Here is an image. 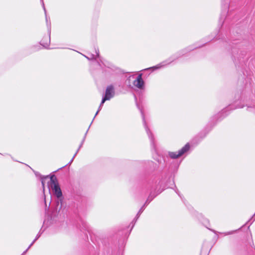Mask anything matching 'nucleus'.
I'll return each mask as SVG.
<instances>
[{"instance_id":"4468645a","label":"nucleus","mask_w":255,"mask_h":255,"mask_svg":"<svg viewBox=\"0 0 255 255\" xmlns=\"http://www.w3.org/2000/svg\"><path fill=\"white\" fill-rule=\"evenodd\" d=\"M236 232V230L235 231H232L228 232L223 233V234L224 235V236H227L229 235H232L235 233Z\"/></svg>"},{"instance_id":"412c9836","label":"nucleus","mask_w":255,"mask_h":255,"mask_svg":"<svg viewBox=\"0 0 255 255\" xmlns=\"http://www.w3.org/2000/svg\"><path fill=\"white\" fill-rule=\"evenodd\" d=\"M244 106H237L236 107H234V108H233L232 109H237V108H243Z\"/></svg>"},{"instance_id":"9d476101","label":"nucleus","mask_w":255,"mask_h":255,"mask_svg":"<svg viewBox=\"0 0 255 255\" xmlns=\"http://www.w3.org/2000/svg\"><path fill=\"white\" fill-rule=\"evenodd\" d=\"M40 236H41L40 234H38L37 235L35 239L33 241V242L31 243V244L29 246L28 248L24 252H23L22 255H24L27 252V251L30 248V247L33 245V244L34 243V242L40 237Z\"/></svg>"},{"instance_id":"39448f33","label":"nucleus","mask_w":255,"mask_h":255,"mask_svg":"<svg viewBox=\"0 0 255 255\" xmlns=\"http://www.w3.org/2000/svg\"><path fill=\"white\" fill-rule=\"evenodd\" d=\"M128 81L133 80V84L134 86L139 89H142L144 85V82L142 78V75L139 74L136 78H134V76H130L128 78Z\"/></svg>"},{"instance_id":"f03ea898","label":"nucleus","mask_w":255,"mask_h":255,"mask_svg":"<svg viewBox=\"0 0 255 255\" xmlns=\"http://www.w3.org/2000/svg\"><path fill=\"white\" fill-rule=\"evenodd\" d=\"M115 92H114V88L113 86L110 85L108 86L106 90L105 94V96L103 97V99L102 100V102L100 104V105L99 106V109L97 113L95 114V116L94 117L97 115L99 111L101 110L102 107L103 105V104L107 100H110L112 98H113L114 96ZM95 118H94V119Z\"/></svg>"},{"instance_id":"4be33fe9","label":"nucleus","mask_w":255,"mask_h":255,"mask_svg":"<svg viewBox=\"0 0 255 255\" xmlns=\"http://www.w3.org/2000/svg\"><path fill=\"white\" fill-rule=\"evenodd\" d=\"M232 107H233V105H230L229 107H228L227 108H226L224 110V111H226V110H228L229 109H230V108H232Z\"/></svg>"},{"instance_id":"0eeeda50","label":"nucleus","mask_w":255,"mask_h":255,"mask_svg":"<svg viewBox=\"0 0 255 255\" xmlns=\"http://www.w3.org/2000/svg\"><path fill=\"white\" fill-rule=\"evenodd\" d=\"M95 52H96L95 55L93 54H90L89 56H86L85 55H84V56L89 60H93V59L96 60L97 59V58H99L100 61H97V62L98 63V64L99 65V66H101L100 63L101 62L102 63H103V61L101 57L100 56L99 49H95Z\"/></svg>"},{"instance_id":"f257e3e1","label":"nucleus","mask_w":255,"mask_h":255,"mask_svg":"<svg viewBox=\"0 0 255 255\" xmlns=\"http://www.w3.org/2000/svg\"><path fill=\"white\" fill-rule=\"evenodd\" d=\"M48 185L49 187L52 190L54 195L61 202L63 199L62 193L57 179L54 175L50 176V181L48 182ZM61 206L62 203H61Z\"/></svg>"},{"instance_id":"20e7f679","label":"nucleus","mask_w":255,"mask_h":255,"mask_svg":"<svg viewBox=\"0 0 255 255\" xmlns=\"http://www.w3.org/2000/svg\"><path fill=\"white\" fill-rule=\"evenodd\" d=\"M189 148L190 145L188 143H187L178 152L169 151L168 152V155L172 159H177L183 155L185 152L188 151L189 150Z\"/></svg>"},{"instance_id":"9b49d317","label":"nucleus","mask_w":255,"mask_h":255,"mask_svg":"<svg viewBox=\"0 0 255 255\" xmlns=\"http://www.w3.org/2000/svg\"><path fill=\"white\" fill-rule=\"evenodd\" d=\"M146 206H145V205H143L141 207V208L139 209V211L138 212L137 214H136V217H135V221H137V220L138 219V218L139 217L140 214L142 213V212L143 211V210H144L145 209V207Z\"/></svg>"},{"instance_id":"6ab92c4d","label":"nucleus","mask_w":255,"mask_h":255,"mask_svg":"<svg viewBox=\"0 0 255 255\" xmlns=\"http://www.w3.org/2000/svg\"><path fill=\"white\" fill-rule=\"evenodd\" d=\"M253 219H254L253 221H252V222L251 223L252 224L255 220V213L254 214V215L252 216V217L251 218V219L249 221V222H250V221H251Z\"/></svg>"},{"instance_id":"f8f14e48","label":"nucleus","mask_w":255,"mask_h":255,"mask_svg":"<svg viewBox=\"0 0 255 255\" xmlns=\"http://www.w3.org/2000/svg\"><path fill=\"white\" fill-rule=\"evenodd\" d=\"M40 178H41V183H42V188H43V192H44V190H45V186H44V180L46 178H48V176H46L45 177L44 176H43L41 175H40Z\"/></svg>"},{"instance_id":"b1692460","label":"nucleus","mask_w":255,"mask_h":255,"mask_svg":"<svg viewBox=\"0 0 255 255\" xmlns=\"http://www.w3.org/2000/svg\"><path fill=\"white\" fill-rule=\"evenodd\" d=\"M134 223H135L136 222V221H135V218H134V221H132V222H134ZM133 226H134V225H132V228L133 227Z\"/></svg>"},{"instance_id":"a878e982","label":"nucleus","mask_w":255,"mask_h":255,"mask_svg":"<svg viewBox=\"0 0 255 255\" xmlns=\"http://www.w3.org/2000/svg\"><path fill=\"white\" fill-rule=\"evenodd\" d=\"M35 174H36V176H38V175L39 174H38V173H35Z\"/></svg>"},{"instance_id":"7ed1b4c3","label":"nucleus","mask_w":255,"mask_h":255,"mask_svg":"<svg viewBox=\"0 0 255 255\" xmlns=\"http://www.w3.org/2000/svg\"><path fill=\"white\" fill-rule=\"evenodd\" d=\"M184 54L183 51H181L179 52H178L176 53L175 55L171 56L168 60L166 61H163L160 64L153 66L151 67V68L153 69V70L158 69L159 68H161L162 67H163L164 66L169 64L170 63H172L175 60L177 59L178 58H179L180 56L183 55Z\"/></svg>"},{"instance_id":"6e6552de","label":"nucleus","mask_w":255,"mask_h":255,"mask_svg":"<svg viewBox=\"0 0 255 255\" xmlns=\"http://www.w3.org/2000/svg\"><path fill=\"white\" fill-rule=\"evenodd\" d=\"M50 35L49 36H45L43 37V38L41 40L40 44L43 47L45 48H47L50 44Z\"/></svg>"},{"instance_id":"423d86ee","label":"nucleus","mask_w":255,"mask_h":255,"mask_svg":"<svg viewBox=\"0 0 255 255\" xmlns=\"http://www.w3.org/2000/svg\"><path fill=\"white\" fill-rule=\"evenodd\" d=\"M140 113H141V114L142 116V118L144 127L145 128L146 133L148 134L149 138L150 140L151 144L152 147L155 149V145H154V143L153 135L152 134V133L150 132L149 128L147 127V126L146 124L145 120V117L143 114V112L142 110L141 109H140Z\"/></svg>"},{"instance_id":"2eb2a0df","label":"nucleus","mask_w":255,"mask_h":255,"mask_svg":"<svg viewBox=\"0 0 255 255\" xmlns=\"http://www.w3.org/2000/svg\"><path fill=\"white\" fill-rule=\"evenodd\" d=\"M86 132H87V131ZM86 134H87V133H85V136H84V138H83V140H82V142H81V144L80 145V146H79V147L78 149H77V151H78V152L79 151V149L81 148V147L82 146V145H83V143H84V140H85V137H86Z\"/></svg>"},{"instance_id":"aec40b11","label":"nucleus","mask_w":255,"mask_h":255,"mask_svg":"<svg viewBox=\"0 0 255 255\" xmlns=\"http://www.w3.org/2000/svg\"><path fill=\"white\" fill-rule=\"evenodd\" d=\"M175 191L180 197H181V196L180 195V193H179V192L178 190L177 189L176 187V188L175 189Z\"/></svg>"},{"instance_id":"a211bd4d","label":"nucleus","mask_w":255,"mask_h":255,"mask_svg":"<svg viewBox=\"0 0 255 255\" xmlns=\"http://www.w3.org/2000/svg\"><path fill=\"white\" fill-rule=\"evenodd\" d=\"M77 153H78V151H77L76 152V153H75V154L74 155V156H73V158H72V159H71V160H70V162H69V163H68V164H71V163L73 162V159H74V157L76 156V154H77Z\"/></svg>"},{"instance_id":"f3484780","label":"nucleus","mask_w":255,"mask_h":255,"mask_svg":"<svg viewBox=\"0 0 255 255\" xmlns=\"http://www.w3.org/2000/svg\"><path fill=\"white\" fill-rule=\"evenodd\" d=\"M77 153H78V151H77L76 152V153H75V154L74 155V156H73V158H72V159H71V160H70V162H69V163H68V164H71V163L73 162V159H74V157L76 156V154H77Z\"/></svg>"},{"instance_id":"5701e85b","label":"nucleus","mask_w":255,"mask_h":255,"mask_svg":"<svg viewBox=\"0 0 255 255\" xmlns=\"http://www.w3.org/2000/svg\"><path fill=\"white\" fill-rule=\"evenodd\" d=\"M224 18L223 17H221L220 19V21H222V23H223V20H224Z\"/></svg>"},{"instance_id":"393cba45","label":"nucleus","mask_w":255,"mask_h":255,"mask_svg":"<svg viewBox=\"0 0 255 255\" xmlns=\"http://www.w3.org/2000/svg\"><path fill=\"white\" fill-rule=\"evenodd\" d=\"M212 231H213V232L214 233H217V232H216L215 231H214V230H212Z\"/></svg>"},{"instance_id":"ddd939ff","label":"nucleus","mask_w":255,"mask_h":255,"mask_svg":"<svg viewBox=\"0 0 255 255\" xmlns=\"http://www.w3.org/2000/svg\"><path fill=\"white\" fill-rule=\"evenodd\" d=\"M41 1L42 2V6H43V9H44V12H45V17H46V22L47 23L48 22V18L47 17L46 11V9H45V6H44V2H43V0H41Z\"/></svg>"},{"instance_id":"1a4fd4ad","label":"nucleus","mask_w":255,"mask_h":255,"mask_svg":"<svg viewBox=\"0 0 255 255\" xmlns=\"http://www.w3.org/2000/svg\"><path fill=\"white\" fill-rule=\"evenodd\" d=\"M157 194H158L155 195L151 192L144 205H145V206H147Z\"/></svg>"},{"instance_id":"dca6fc26","label":"nucleus","mask_w":255,"mask_h":255,"mask_svg":"<svg viewBox=\"0 0 255 255\" xmlns=\"http://www.w3.org/2000/svg\"><path fill=\"white\" fill-rule=\"evenodd\" d=\"M224 7L225 8V11H226V9L229 8L228 0H227V1L225 2V3L224 4Z\"/></svg>"}]
</instances>
